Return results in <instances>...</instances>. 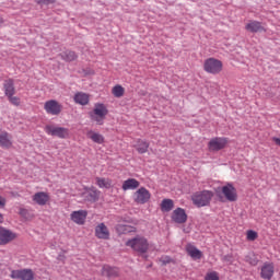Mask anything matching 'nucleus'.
Instances as JSON below:
<instances>
[{
	"mask_svg": "<svg viewBox=\"0 0 280 280\" xmlns=\"http://www.w3.org/2000/svg\"><path fill=\"white\" fill-rule=\"evenodd\" d=\"M186 252L191 259H202V252L191 244L186 245Z\"/></svg>",
	"mask_w": 280,
	"mask_h": 280,
	"instance_id": "nucleus-23",
	"label": "nucleus"
},
{
	"mask_svg": "<svg viewBox=\"0 0 280 280\" xmlns=\"http://www.w3.org/2000/svg\"><path fill=\"white\" fill-rule=\"evenodd\" d=\"M103 277H119V269L117 267H110L108 265L103 266Z\"/></svg>",
	"mask_w": 280,
	"mask_h": 280,
	"instance_id": "nucleus-25",
	"label": "nucleus"
},
{
	"mask_svg": "<svg viewBox=\"0 0 280 280\" xmlns=\"http://www.w3.org/2000/svg\"><path fill=\"white\" fill-rule=\"evenodd\" d=\"M246 237L248 242H255V240L259 237V234L253 230H249L246 232Z\"/></svg>",
	"mask_w": 280,
	"mask_h": 280,
	"instance_id": "nucleus-32",
	"label": "nucleus"
},
{
	"mask_svg": "<svg viewBox=\"0 0 280 280\" xmlns=\"http://www.w3.org/2000/svg\"><path fill=\"white\" fill-rule=\"evenodd\" d=\"M126 246L129 248H132L136 253H140L143 255V253H148V248H150V243L148 242V238L142 235H137L133 238H130L126 242Z\"/></svg>",
	"mask_w": 280,
	"mask_h": 280,
	"instance_id": "nucleus-2",
	"label": "nucleus"
},
{
	"mask_svg": "<svg viewBox=\"0 0 280 280\" xmlns=\"http://www.w3.org/2000/svg\"><path fill=\"white\" fill-rule=\"evenodd\" d=\"M172 220L176 224H185L187 222V213L185 212V209L177 208L173 211Z\"/></svg>",
	"mask_w": 280,
	"mask_h": 280,
	"instance_id": "nucleus-17",
	"label": "nucleus"
},
{
	"mask_svg": "<svg viewBox=\"0 0 280 280\" xmlns=\"http://www.w3.org/2000/svg\"><path fill=\"white\" fill-rule=\"evenodd\" d=\"M7 97L10 104H12L13 106H21V98L19 96L9 95Z\"/></svg>",
	"mask_w": 280,
	"mask_h": 280,
	"instance_id": "nucleus-33",
	"label": "nucleus"
},
{
	"mask_svg": "<svg viewBox=\"0 0 280 280\" xmlns=\"http://www.w3.org/2000/svg\"><path fill=\"white\" fill-rule=\"evenodd\" d=\"M254 264V266H256L257 265V261H255V262H253Z\"/></svg>",
	"mask_w": 280,
	"mask_h": 280,
	"instance_id": "nucleus-40",
	"label": "nucleus"
},
{
	"mask_svg": "<svg viewBox=\"0 0 280 280\" xmlns=\"http://www.w3.org/2000/svg\"><path fill=\"white\" fill-rule=\"evenodd\" d=\"M160 261L163 266H167V264H176V260H174L172 257L170 256H162L160 258Z\"/></svg>",
	"mask_w": 280,
	"mask_h": 280,
	"instance_id": "nucleus-34",
	"label": "nucleus"
},
{
	"mask_svg": "<svg viewBox=\"0 0 280 280\" xmlns=\"http://www.w3.org/2000/svg\"><path fill=\"white\" fill-rule=\"evenodd\" d=\"M116 231L117 233L121 234H126V233H136L137 229L132 228L131 225H126V224H118L116 226Z\"/></svg>",
	"mask_w": 280,
	"mask_h": 280,
	"instance_id": "nucleus-28",
	"label": "nucleus"
},
{
	"mask_svg": "<svg viewBox=\"0 0 280 280\" xmlns=\"http://www.w3.org/2000/svg\"><path fill=\"white\" fill-rule=\"evenodd\" d=\"M62 60H66V62H73V60H78V55L75 51L72 50H66L61 54Z\"/></svg>",
	"mask_w": 280,
	"mask_h": 280,
	"instance_id": "nucleus-29",
	"label": "nucleus"
},
{
	"mask_svg": "<svg viewBox=\"0 0 280 280\" xmlns=\"http://www.w3.org/2000/svg\"><path fill=\"white\" fill-rule=\"evenodd\" d=\"M174 209V201L172 199H163L161 203V210L170 212Z\"/></svg>",
	"mask_w": 280,
	"mask_h": 280,
	"instance_id": "nucleus-30",
	"label": "nucleus"
},
{
	"mask_svg": "<svg viewBox=\"0 0 280 280\" xmlns=\"http://www.w3.org/2000/svg\"><path fill=\"white\" fill-rule=\"evenodd\" d=\"M151 198L152 194L145 187H140L132 194V200L136 205H147Z\"/></svg>",
	"mask_w": 280,
	"mask_h": 280,
	"instance_id": "nucleus-5",
	"label": "nucleus"
},
{
	"mask_svg": "<svg viewBox=\"0 0 280 280\" xmlns=\"http://www.w3.org/2000/svg\"><path fill=\"white\" fill-rule=\"evenodd\" d=\"M88 139H91V141H93V143H97L98 145H102V143H104L105 139L102 136V133L100 132H95V131H89L86 133Z\"/></svg>",
	"mask_w": 280,
	"mask_h": 280,
	"instance_id": "nucleus-26",
	"label": "nucleus"
},
{
	"mask_svg": "<svg viewBox=\"0 0 280 280\" xmlns=\"http://www.w3.org/2000/svg\"><path fill=\"white\" fill-rule=\"evenodd\" d=\"M86 215H89L86 210H77L71 212L70 220H72L74 224L82 225L84 222H86Z\"/></svg>",
	"mask_w": 280,
	"mask_h": 280,
	"instance_id": "nucleus-14",
	"label": "nucleus"
},
{
	"mask_svg": "<svg viewBox=\"0 0 280 280\" xmlns=\"http://www.w3.org/2000/svg\"><path fill=\"white\" fill-rule=\"evenodd\" d=\"M224 69L222 60L210 57L203 61V71L210 73V75H219Z\"/></svg>",
	"mask_w": 280,
	"mask_h": 280,
	"instance_id": "nucleus-4",
	"label": "nucleus"
},
{
	"mask_svg": "<svg viewBox=\"0 0 280 280\" xmlns=\"http://www.w3.org/2000/svg\"><path fill=\"white\" fill-rule=\"evenodd\" d=\"M44 130L46 135H49L50 137H58V139L69 138V129L65 127H56L54 125H47Z\"/></svg>",
	"mask_w": 280,
	"mask_h": 280,
	"instance_id": "nucleus-6",
	"label": "nucleus"
},
{
	"mask_svg": "<svg viewBox=\"0 0 280 280\" xmlns=\"http://www.w3.org/2000/svg\"><path fill=\"white\" fill-rule=\"evenodd\" d=\"M16 233L12 232L9 229L0 226V246H8V244L16 240Z\"/></svg>",
	"mask_w": 280,
	"mask_h": 280,
	"instance_id": "nucleus-8",
	"label": "nucleus"
},
{
	"mask_svg": "<svg viewBox=\"0 0 280 280\" xmlns=\"http://www.w3.org/2000/svg\"><path fill=\"white\" fill-rule=\"evenodd\" d=\"M205 280H220V276L217 271H211L206 275Z\"/></svg>",
	"mask_w": 280,
	"mask_h": 280,
	"instance_id": "nucleus-35",
	"label": "nucleus"
},
{
	"mask_svg": "<svg viewBox=\"0 0 280 280\" xmlns=\"http://www.w3.org/2000/svg\"><path fill=\"white\" fill-rule=\"evenodd\" d=\"M44 110L47 115L58 116L62 113V105L56 100H49L44 104Z\"/></svg>",
	"mask_w": 280,
	"mask_h": 280,
	"instance_id": "nucleus-9",
	"label": "nucleus"
},
{
	"mask_svg": "<svg viewBox=\"0 0 280 280\" xmlns=\"http://www.w3.org/2000/svg\"><path fill=\"white\" fill-rule=\"evenodd\" d=\"M108 115V107L104 103H96L93 110L90 113L92 121H95L97 126H104V121Z\"/></svg>",
	"mask_w": 280,
	"mask_h": 280,
	"instance_id": "nucleus-3",
	"label": "nucleus"
},
{
	"mask_svg": "<svg viewBox=\"0 0 280 280\" xmlns=\"http://www.w3.org/2000/svg\"><path fill=\"white\" fill-rule=\"evenodd\" d=\"M126 89L119 84L112 89V95H114V97H124Z\"/></svg>",
	"mask_w": 280,
	"mask_h": 280,
	"instance_id": "nucleus-31",
	"label": "nucleus"
},
{
	"mask_svg": "<svg viewBox=\"0 0 280 280\" xmlns=\"http://www.w3.org/2000/svg\"><path fill=\"white\" fill-rule=\"evenodd\" d=\"M50 200L51 197L49 196V192L46 191H38L33 196V202H35V205H38L39 207H45V205H49Z\"/></svg>",
	"mask_w": 280,
	"mask_h": 280,
	"instance_id": "nucleus-13",
	"label": "nucleus"
},
{
	"mask_svg": "<svg viewBox=\"0 0 280 280\" xmlns=\"http://www.w3.org/2000/svg\"><path fill=\"white\" fill-rule=\"evenodd\" d=\"M3 222V214L0 213V224Z\"/></svg>",
	"mask_w": 280,
	"mask_h": 280,
	"instance_id": "nucleus-39",
	"label": "nucleus"
},
{
	"mask_svg": "<svg viewBox=\"0 0 280 280\" xmlns=\"http://www.w3.org/2000/svg\"><path fill=\"white\" fill-rule=\"evenodd\" d=\"M11 279L34 280V271L32 269L12 270Z\"/></svg>",
	"mask_w": 280,
	"mask_h": 280,
	"instance_id": "nucleus-10",
	"label": "nucleus"
},
{
	"mask_svg": "<svg viewBox=\"0 0 280 280\" xmlns=\"http://www.w3.org/2000/svg\"><path fill=\"white\" fill-rule=\"evenodd\" d=\"M0 148L3 150H10L12 148V135L8 131L0 132Z\"/></svg>",
	"mask_w": 280,
	"mask_h": 280,
	"instance_id": "nucleus-18",
	"label": "nucleus"
},
{
	"mask_svg": "<svg viewBox=\"0 0 280 280\" xmlns=\"http://www.w3.org/2000/svg\"><path fill=\"white\" fill-rule=\"evenodd\" d=\"M223 196L229 200V202H236L237 200V189H235L232 184H226L221 188Z\"/></svg>",
	"mask_w": 280,
	"mask_h": 280,
	"instance_id": "nucleus-11",
	"label": "nucleus"
},
{
	"mask_svg": "<svg viewBox=\"0 0 280 280\" xmlns=\"http://www.w3.org/2000/svg\"><path fill=\"white\" fill-rule=\"evenodd\" d=\"M95 237L97 240H110V231L104 223H100L95 226Z\"/></svg>",
	"mask_w": 280,
	"mask_h": 280,
	"instance_id": "nucleus-15",
	"label": "nucleus"
},
{
	"mask_svg": "<svg viewBox=\"0 0 280 280\" xmlns=\"http://www.w3.org/2000/svg\"><path fill=\"white\" fill-rule=\"evenodd\" d=\"M5 198H3V197H0V207L1 208H3V207H5Z\"/></svg>",
	"mask_w": 280,
	"mask_h": 280,
	"instance_id": "nucleus-37",
	"label": "nucleus"
},
{
	"mask_svg": "<svg viewBox=\"0 0 280 280\" xmlns=\"http://www.w3.org/2000/svg\"><path fill=\"white\" fill-rule=\"evenodd\" d=\"M101 191L95 187L84 188L82 196L88 202H97L100 200Z\"/></svg>",
	"mask_w": 280,
	"mask_h": 280,
	"instance_id": "nucleus-12",
	"label": "nucleus"
},
{
	"mask_svg": "<svg viewBox=\"0 0 280 280\" xmlns=\"http://www.w3.org/2000/svg\"><path fill=\"white\" fill-rule=\"evenodd\" d=\"M226 145H229V138L215 137L209 141L208 150L209 152H220V150H224Z\"/></svg>",
	"mask_w": 280,
	"mask_h": 280,
	"instance_id": "nucleus-7",
	"label": "nucleus"
},
{
	"mask_svg": "<svg viewBox=\"0 0 280 280\" xmlns=\"http://www.w3.org/2000/svg\"><path fill=\"white\" fill-rule=\"evenodd\" d=\"M4 22L3 18L0 16V25H3Z\"/></svg>",
	"mask_w": 280,
	"mask_h": 280,
	"instance_id": "nucleus-38",
	"label": "nucleus"
},
{
	"mask_svg": "<svg viewBox=\"0 0 280 280\" xmlns=\"http://www.w3.org/2000/svg\"><path fill=\"white\" fill-rule=\"evenodd\" d=\"M3 89H4V95L7 97H9L10 95L16 94V89L14 88L13 79H8L7 81H4Z\"/></svg>",
	"mask_w": 280,
	"mask_h": 280,
	"instance_id": "nucleus-22",
	"label": "nucleus"
},
{
	"mask_svg": "<svg viewBox=\"0 0 280 280\" xmlns=\"http://www.w3.org/2000/svg\"><path fill=\"white\" fill-rule=\"evenodd\" d=\"M136 148L137 152L139 154H145L150 148V142L143 140V139H138L137 143L133 145Z\"/></svg>",
	"mask_w": 280,
	"mask_h": 280,
	"instance_id": "nucleus-24",
	"label": "nucleus"
},
{
	"mask_svg": "<svg viewBox=\"0 0 280 280\" xmlns=\"http://www.w3.org/2000/svg\"><path fill=\"white\" fill-rule=\"evenodd\" d=\"M141 183L135 178H128L125 182H122L121 189L122 191H135V189H139Z\"/></svg>",
	"mask_w": 280,
	"mask_h": 280,
	"instance_id": "nucleus-19",
	"label": "nucleus"
},
{
	"mask_svg": "<svg viewBox=\"0 0 280 280\" xmlns=\"http://www.w3.org/2000/svg\"><path fill=\"white\" fill-rule=\"evenodd\" d=\"M95 180L100 189H113V179L108 177H95Z\"/></svg>",
	"mask_w": 280,
	"mask_h": 280,
	"instance_id": "nucleus-21",
	"label": "nucleus"
},
{
	"mask_svg": "<svg viewBox=\"0 0 280 280\" xmlns=\"http://www.w3.org/2000/svg\"><path fill=\"white\" fill-rule=\"evenodd\" d=\"M89 94L79 92L74 95V102L75 104H80L81 106H86L89 104Z\"/></svg>",
	"mask_w": 280,
	"mask_h": 280,
	"instance_id": "nucleus-27",
	"label": "nucleus"
},
{
	"mask_svg": "<svg viewBox=\"0 0 280 280\" xmlns=\"http://www.w3.org/2000/svg\"><path fill=\"white\" fill-rule=\"evenodd\" d=\"M213 191L211 190H200L196 191L191 196V201L195 207L202 208V207H209L211 205V200H213Z\"/></svg>",
	"mask_w": 280,
	"mask_h": 280,
	"instance_id": "nucleus-1",
	"label": "nucleus"
},
{
	"mask_svg": "<svg viewBox=\"0 0 280 280\" xmlns=\"http://www.w3.org/2000/svg\"><path fill=\"white\" fill-rule=\"evenodd\" d=\"M245 30H247V32H252L253 34H256L257 32H266V28L261 26V22L257 21H249L245 25Z\"/></svg>",
	"mask_w": 280,
	"mask_h": 280,
	"instance_id": "nucleus-20",
	"label": "nucleus"
},
{
	"mask_svg": "<svg viewBox=\"0 0 280 280\" xmlns=\"http://www.w3.org/2000/svg\"><path fill=\"white\" fill-rule=\"evenodd\" d=\"M37 3H39V5H49V3H56V0H37Z\"/></svg>",
	"mask_w": 280,
	"mask_h": 280,
	"instance_id": "nucleus-36",
	"label": "nucleus"
},
{
	"mask_svg": "<svg viewBox=\"0 0 280 280\" xmlns=\"http://www.w3.org/2000/svg\"><path fill=\"white\" fill-rule=\"evenodd\" d=\"M275 276V265L272 262H265L260 270L261 279L270 280Z\"/></svg>",
	"mask_w": 280,
	"mask_h": 280,
	"instance_id": "nucleus-16",
	"label": "nucleus"
}]
</instances>
